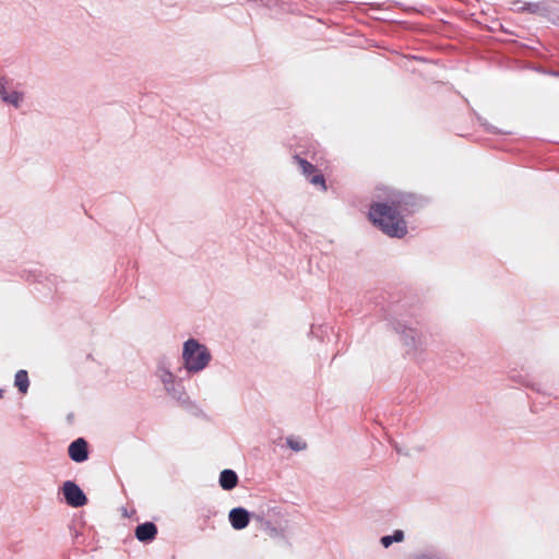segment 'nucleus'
Returning <instances> with one entry per match:
<instances>
[{"label": "nucleus", "instance_id": "f257e3e1", "mask_svg": "<svg viewBox=\"0 0 559 559\" xmlns=\"http://www.w3.org/2000/svg\"><path fill=\"white\" fill-rule=\"evenodd\" d=\"M252 519L270 538L285 539L287 537L289 531L288 514L284 508L276 503L267 502L261 504L252 513Z\"/></svg>", "mask_w": 559, "mask_h": 559}, {"label": "nucleus", "instance_id": "f03ea898", "mask_svg": "<svg viewBox=\"0 0 559 559\" xmlns=\"http://www.w3.org/2000/svg\"><path fill=\"white\" fill-rule=\"evenodd\" d=\"M368 216L374 226L390 237L401 238L407 233L405 221L394 207L385 203L372 204Z\"/></svg>", "mask_w": 559, "mask_h": 559}, {"label": "nucleus", "instance_id": "7ed1b4c3", "mask_svg": "<svg viewBox=\"0 0 559 559\" xmlns=\"http://www.w3.org/2000/svg\"><path fill=\"white\" fill-rule=\"evenodd\" d=\"M210 349L195 338H189L182 346V365L188 373H199L211 362Z\"/></svg>", "mask_w": 559, "mask_h": 559}, {"label": "nucleus", "instance_id": "20e7f679", "mask_svg": "<svg viewBox=\"0 0 559 559\" xmlns=\"http://www.w3.org/2000/svg\"><path fill=\"white\" fill-rule=\"evenodd\" d=\"M402 342L408 355H417L425 347V336L421 332L413 329L405 330L402 335Z\"/></svg>", "mask_w": 559, "mask_h": 559}, {"label": "nucleus", "instance_id": "39448f33", "mask_svg": "<svg viewBox=\"0 0 559 559\" xmlns=\"http://www.w3.org/2000/svg\"><path fill=\"white\" fill-rule=\"evenodd\" d=\"M62 492L67 503L73 508L83 507L87 502V498L83 490L71 480L63 484Z\"/></svg>", "mask_w": 559, "mask_h": 559}, {"label": "nucleus", "instance_id": "423d86ee", "mask_svg": "<svg viewBox=\"0 0 559 559\" xmlns=\"http://www.w3.org/2000/svg\"><path fill=\"white\" fill-rule=\"evenodd\" d=\"M155 374L163 383L164 389L169 394H175L176 377L171 371V366L169 361H167L166 359L160 360L156 368Z\"/></svg>", "mask_w": 559, "mask_h": 559}, {"label": "nucleus", "instance_id": "0eeeda50", "mask_svg": "<svg viewBox=\"0 0 559 559\" xmlns=\"http://www.w3.org/2000/svg\"><path fill=\"white\" fill-rule=\"evenodd\" d=\"M250 518H252V515L241 507L231 509L228 514L231 526L237 531L246 528L249 524Z\"/></svg>", "mask_w": 559, "mask_h": 559}, {"label": "nucleus", "instance_id": "6e6552de", "mask_svg": "<svg viewBox=\"0 0 559 559\" xmlns=\"http://www.w3.org/2000/svg\"><path fill=\"white\" fill-rule=\"evenodd\" d=\"M69 455L70 457L78 463L84 462L87 460V443L84 439H76L69 447Z\"/></svg>", "mask_w": 559, "mask_h": 559}, {"label": "nucleus", "instance_id": "1a4fd4ad", "mask_svg": "<svg viewBox=\"0 0 559 559\" xmlns=\"http://www.w3.org/2000/svg\"><path fill=\"white\" fill-rule=\"evenodd\" d=\"M157 528L154 523L146 522L140 524L135 528V537L143 543L151 542L155 538Z\"/></svg>", "mask_w": 559, "mask_h": 559}, {"label": "nucleus", "instance_id": "9d476101", "mask_svg": "<svg viewBox=\"0 0 559 559\" xmlns=\"http://www.w3.org/2000/svg\"><path fill=\"white\" fill-rule=\"evenodd\" d=\"M0 95L2 100L14 106L15 108H20L24 100V94L19 91H9L3 88L1 90Z\"/></svg>", "mask_w": 559, "mask_h": 559}, {"label": "nucleus", "instance_id": "9b49d317", "mask_svg": "<svg viewBox=\"0 0 559 559\" xmlns=\"http://www.w3.org/2000/svg\"><path fill=\"white\" fill-rule=\"evenodd\" d=\"M238 476L231 469H224L219 475V485L225 490H231L237 486Z\"/></svg>", "mask_w": 559, "mask_h": 559}, {"label": "nucleus", "instance_id": "f8f14e48", "mask_svg": "<svg viewBox=\"0 0 559 559\" xmlns=\"http://www.w3.org/2000/svg\"><path fill=\"white\" fill-rule=\"evenodd\" d=\"M14 383L15 385L17 386V389L22 392V393H26L27 389H28V377H27V372L24 371V370H20L16 372L15 374V380H14Z\"/></svg>", "mask_w": 559, "mask_h": 559}, {"label": "nucleus", "instance_id": "ddd939ff", "mask_svg": "<svg viewBox=\"0 0 559 559\" xmlns=\"http://www.w3.org/2000/svg\"><path fill=\"white\" fill-rule=\"evenodd\" d=\"M294 159L296 160V163L299 165L300 167V170L301 173L307 177L309 178L316 170L314 166L312 164H310L309 162L298 157V156H295Z\"/></svg>", "mask_w": 559, "mask_h": 559}, {"label": "nucleus", "instance_id": "4468645a", "mask_svg": "<svg viewBox=\"0 0 559 559\" xmlns=\"http://www.w3.org/2000/svg\"><path fill=\"white\" fill-rule=\"evenodd\" d=\"M286 443L294 451H302L307 448V443L299 438L288 437Z\"/></svg>", "mask_w": 559, "mask_h": 559}, {"label": "nucleus", "instance_id": "2eb2a0df", "mask_svg": "<svg viewBox=\"0 0 559 559\" xmlns=\"http://www.w3.org/2000/svg\"><path fill=\"white\" fill-rule=\"evenodd\" d=\"M308 179L312 185L320 186L322 190H326L325 180L321 174H312Z\"/></svg>", "mask_w": 559, "mask_h": 559}, {"label": "nucleus", "instance_id": "dca6fc26", "mask_svg": "<svg viewBox=\"0 0 559 559\" xmlns=\"http://www.w3.org/2000/svg\"><path fill=\"white\" fill-rule=\"evenodd\" d=\"M391 536L394 543H401L404 539V533L401 530L394 531V533Z\"/></svg>", "mask_w": 559, "mask_h": 559}, {"label": "nucleus", "instance_id": "f3484780", "mask_svg": "<svg viewBox=\"0 0 559 559\" xmlns=\"http://www.w3.org/2000/svg\"><path fill=\"white\" fill-rule=\"evenodd\" d=\"M380 542L384 548L390 547L394 543L391 535L381 537Z\"/></svg>", "mask_w": 559, "mask_h": 559}, {"label": "nucleus", "instance_id": "a211bd4d", "mask_svg": "<svg viewBox=\"0 0 559 559\" xmlns=\"http://www.w3.org/2000/svg\"><path fill=\"white\" fill-rule=\"evenodd\" d=\"M409 559H431V558L428 557L427 555H416Z\"/></svg>", "mask_w": 559, "mask_h": 559}, {"label": "nucleus", "instance_id": "6ab92c4d", "mask_svg": "<svg viewBox=\"0 0 559 559\" xmlns=\"http://www.w3.org/2000/svg\"><path fill=\"white\" fill-rule=\"evenodd\" d=\"M2 397V390L0 389V399Z\"/></svg>", "mask_w": 559, "mask_h": 559}]
</instances>
